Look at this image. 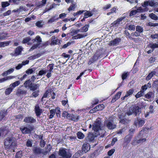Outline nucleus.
<instances>
[{"mask_svg":"<svg viewBox=\"0 0 158 158\" xmlns=\"http://www.w3.org/2000/svg\"><path fill=\"white\" fill-rule=\"evenodd\" d=\"M8 34L5 32L0 33V40H5Z\"/></svg>","mask_w":158,"mask_h":158,"instance_id":"nucleus-28","label":"nucleus"},{"mask_svg":"<svg viewBox=\"0 0 158 158\" xmlns=\"http://www.w3.org/2000/svg\"><path fill=\"white\" fill-rule=\"evenodd\" d=\"M94 136L93 134H90L87 137V139L88 141L92 142L94 140Z\"/></svg>","mask_w":158,"mask_h":158,"instance_id":"nucleus-27","label":"nucleus"},{"mask_svg":"<svg viewBox=\"0 0 158 158\" xmlns=\"http://www.w3.org/2000/svg\"><path fill=\"white\" fill-rule=\"evenodd\" d=\"M103 54L102 52L100 51H97L95 54L89 59L88 63V64L90 65L98 60V58H102V57Z\"/></svg>","mask_w":158,"mask_h":158,"instance_id":"nucleus-3","label":"nucleus"},{"mask_svg":"<svg viewBox=\"0 0 158 158\" xmlns=\"http://www.w3.org/2000/svg\"><path fill=\"white\" fill-rule=\"evenodd\" d=\"M152 94V92H149L145 95L144 97L146 98L149 99L151 98Z\"/></svg>","mask_w":158,"mask_h":158,"instance_id":"nucleus-52","label":"nucleus"},{"mask_svg":"<svg viewBox=\"0 0 158 158\" xmlns=\"http://www.w3.org/2000/svg\"><path fill=\"white\" fill-rule=\"evenodd\" d=\"M133 136V135L131 134H128L125 136L124 139V144H125L124 146V147H126L127 146L128 143L130 142V141H131V139H132Z\"/></svg>","mask_w":158,"mask_h":158,"instance_id":"nucleus-13","label":"nucleus"},{"mask_svg":"<svg viewBox=\"0 0 158 158\" xmlns=\"http://www.w3.org/2000/svg\"><path fill=\"white\" fill-rule=\"evenodd\" d=\"M32 145V143L31 141L29 139H28L26 142V146L27 147H31Z\"/></svg>","mask_w":158,"mask_h":158,"instance_id":"nucleus-55","label":"nucleus"},{"mask_svg":"<svg viewBox=\"0 0 158 158\" xmlns=\"http://www.w3.org/2000/svg\"><path fill=\"white\" fill-rule=\"evenodd\" d=\"M36 78L35 77V76L34 75H33L32 76H31L30 79H27V80H26L25 82L24 83H26V82H27V83H28V81H31V82H34L35 80L36 79Z\"/></svg>","mask_w":158,"mask_h":158,"instance_id":"nucleus-45","label":"nucleus"},{"mask_svg":"<svg viewBox=\"0 0 158 158\" xmlns=\"http://www.w3.org/2000/svg\"><path fill=\"white\" fill-rule=\"evenodd\" d=\"M75 8V5L73 4L70 5L68 9V10L69 11H70L72 10H74V9Z\"/></svg>","mask_w":158,"mask_h":158,"instance_id":"nucleus-63","label":"nucleus"},{"mask_svg":"<svg viewBox=\"0 0 158 158\" xmlns=\"http://www.w3.org/2000/svg\"><path fill=\"white\" fill-rule=\"evenodd\" d=\"M80 32L79 29L76 30L75 29H73L70 32L71 35L73 36L72 39L73 40L83 38L86 35H83L82 34H78L74 36L75 35L77 34L78 33Z\"/></svg>","mask_w":158,"mask_h":158,"instance_id":"nucleus-5","label":"nucleus"},{"mask_svg":"<svg viewBox=\"0 0 158 158\" xmlns=\"http://www.w3.org/2000/svg\"><path fill=\"white\" fill-rule=\"evenodd\" d=\"M98 111L102 110H103L105 108V106L103 104H99L96 106Z\"/></svg>","mask_w":158,"mask_h":158,"instance_id":"nucleus-34","label":"nucleus"},{"mask_svg":"<svg viewBox=\"0 0 158 158\" xmlns=\"http://www.w3.org/2000/svg\"><path fill=\"white\" fill-rule=\"evenodd\" d=\"M106 126L109 129H113L116 127V125L113 124L112 122L109 121L107 123Z\"/></svg>","mask_w":158,"mask_h":158,"instance_id":"nucleus-19","label":"nucleus"},{"mask_svg":"<svg viewBox=\"0 0 158 158\" xmlns=\"http://www.w3.org/2000/svg\"><path fill=\"white\" fill-rule=\"evenodd\" d=\"M89 144L88 143H84L82 146L81 151L83 153H86L90 150Z\"/></svg>","mask_w":158,"mask_h":158,"instance_id":"nucleus-14","label":"nucleus"},{"mask_svg":"<svg viewBox=\"0 0 158 158\" xmlns=\"http://www.w3.org/2000/svg\"><path fill=\"white\" fill-rule=\"evenodd\" d=\"M115 151V149H112L108 152L107 154L109 156H110L114 153Z\"/></svg>","mask_w":158,"mask_h":158,"instance_id":"nucleus-60","label":"nucleus"},{"mask_svg":"<svg viewBox=\"0 0 158 158\" xmlns=\"http://www.w3.org/2000/svg\"><path fill=\"white\" fill-rule=\"evenodd\" d=\"M31 40L30 37H27L23 39L22 41V43L23 44H26L28 42Z\"/></svg>","mask_w":158,"mask_h":158,"instance_id":"nucleus-47","label":"nucleus"},{"mask_svg":"<svg viewBox=\"0 0 158 158\" xmlns=\"http://www.w3.org/2000/svg\"><path fill=\"white\" fill-rule=\"evenodd\" d=\"M49 93V91L48 90H47L45 93L43 95L41 99V101H43V99L44 98H46L47 97L48 94Z\"/></svg>","mask_w":158,"mask_h":158,"instance_id":"nucleus-54","label":"nucleus"},{"mask_svg":"<svg viewBox=\"0 0 158 158\" xmlns=\"http://www.w3.org/2000/svg\"><path fill=\"white\" fill-rule=\"evenodd\" d=\"M56 110L55 109H52L50 110V115L49 116V118H52L55 114Z\"/></svg>","mask_w":158,"mask_h":158,"instance_id":"nucleus-31","label":"nucleus"},{"mask_svg":"<svg viewBox=\"0 0 158 158\" xmlns=\"http://www.w3.org/2000/svg\"><path fill=\"white\" fill-rule=\"evenodd\" d=\"M10 5V3L8 2H1L2 7L4 8Z\"/></svg>","mask_w":158,"mask_h":158,"instance_id":"nucleus-40","label":"nucleus"},{"mask_svg":"<svg viewBox=\"0 0 158 158\" xmlns=\"http://www.w3.org/2000/svg\"><path fill=\"white\" fill-rule=\"evenodd\" d=\"M23 48L21 46H19L16 48L15 50L14 56H17L21 54Z\"/></svg>","mask_w":158,"mask_h":158,"instance_id":"nucleus-18","label":"nucleus"},{"mask_svg":"<svg viewBox=\"0 0 158 158\" xmlns=\"http://www.w3.org/2000/svg\"><path fill=\"white\" fill-rule=\"evenodd\" d=\"M133 113V110H132V107H131L129 108V110L126 112L125 114L128 115L129 116L132 114Z\"/></svg>","mask_w":158,"mask_h":158,"instance_id":"nucleus-53","label":"nucleus"},{"mask_svg":"<svg viewBox=\"0 0 158 158\" xmlns=\"http://www.w3.org/2000/svg\"><path fill=\"white\" fill-rule=\"evenodd\" d=\"M131 35L133 37H138L140 35V33L138 32H135L134 33H132Z\"/></svg>","mask_w":158,"mask_h":158,"instance_id":"nucleus-62","label":"nucleus"},{"mask_svg":"<svg viewBox=\"0 0 158 158\" xmlns=\"http://www.w3.org/2000/svg\"><path fill=\"white\" fill-rule=\"evenodd\" d=\"M43 149L40 147H35L33 150V152L36 155H39L41 154Z\"/></svg>","mask_w":158,"mask_h":158,"instance_id":"nucleus-17","label":"nucleus"},{"mask_svg":"<svg viewBox=\"0 0 158 158\" xmlns=\"http://www.w3.org/2000/svg\"><path fill=\"white\" fill-rule=\"evenodd\" d=\"M22 156V153L21 152H18L16 153L15 158H21Z\"/></svg>","mask_w":158,"mask_h":158,"instance_id":"nucleus-58","label":"nucleus"},{"mask_svg":"<svg viewBox=\"0 0 158 158\" xmlns=\"http://www.w3.org/2000/svg\"><path fill=\"white\" fill-rule=\"evenodd\" d=\"M35 112L37 117H40L42 113V110L40 108L39 106L36 105L35 107Z\"/></svg>","mask_w":158,"mask_h":158,"instance_id":"nucleus-16","label":"nucleus"},{"mask_svg":"<svg viewBox=\"0 0 158 158\" xmlns=\"http://www.w3.org/2000/svg\"><path fill=\"white\" fill-rule=\"evenodd\" d=\"M134 90L133 89H130L128 91H127L126 94V97H128L129 96L132 95L133 92H134Z\"/></svg>","mask_w":158,"mask_h":158,"instance_id":"nucleus-36","label":"nucleus"},{"mask_svg":"<svg viewBox=\"0 0 158 158\" xmlns=\"http://www.w3.org/2000/svg\"><path fill=\"white\" fill-rule=\"evenodd\" d=\"M77 138L80 139H83L85 137L84 135L80 131L77 132Z\"/></svg>","mask_w":158,"mask_h":158,"instance_id":"nucleus-38","label":"nucleus"},{"mask_svg":"<svg viewBox=\"0 0 158 158\" xmlns=\"http://www.w3.org/2000/svg\"><path fill=\"white\" fill-rule=\"evenodd\" d=\"M150 18L154 20H157L158 19V17L153 13L150 14L149 15Z\"/></svg>","mask_w":158,"mask_h":158,"instance_id":"nucleus-41","label":"nucleus"},{"mask_svg":"<svg viewBox=\"0 0 158 158\" xmlns=\"http://www.w3.org/2000/svg\"><path fill=\"white\" fill-rule=\"evenodd\" d=\"M36 41L37 42V44H40V43L42 41V39L41 37L39 35L35 37Z\"/></svg>","mask_w":158,"mask_h":158,"instance_id":"nucleus-64","label":"nucleus"},{"mask_svg":"<svg viewBox=\"0 0 158 158\" xmlns=\"http://www.w3.org/2000/svg\"><path fill=\"white\" fill-rule=\"evenodd\" d=\"M121 39L120 38H116L114 40L111 41L109 45L110 46H114L118 45L119 43L121 42Z\"/></svg>","mask_w":158,"mask_h":158,"instance_id":"nucleus-12","label":"nucleus"},{"mask_svg":"<svg viewBox=\"0 0 158 158\" xmlns=\"http://www.w3.org/2000/svg\"><path fill=\"white\" fill-rule=\"evenodd\" d=\"M79 119V116L77 114H72L71 120L75 122H77Z\"/></svg>","mask_w":158,"mask_h":158,"instance_id":"nucleus-29","label":"nucleus"},{"mask_svg":"<svg viewBox=\"0 0 158 158\" xmlns=\"http://www.w3.org/2000/svg\"><path fill=\"white\" fill-rule=\"evenodd\" d=\"M20 83V82L19 81H16L11 84L12 87L13 88H15L19 85Z\"/></svg>","mask_w":158,"mask_h":158,"instance_id":"nucleus-49","label":"nucleus"},{"mask_svg":"<svg viewBox=\"0 0 158 158\" xmlns=\"http://www.w3.org/2000/svg\"><path fill=\"white\" fill-rule=\"evenodd\" d=\"M101 121L97 119L94 122V124L92 125V129L94 131L98 132L99 130H101Z\"/></svg>","mask_w":158,"mask_h":158,"instance_id":"nucleus-7","label":"nucleus"},{"mask_svg":"<svg viewBox=\"0 0 158 158\" xmlns=\"http://www.w3.org/2000/svg\"><path fill=\"white\" fill-rule=\"evenodd\" d=\"M47 72L46 70L41 69L39 71V73L37 75V76H42L43 75L45 74Z\"/></svg>","mask_w":158,"mask_h":158,"instance_id":"nucleus-43","label":"nucleus"},{"mask_svg":"<svg viewBox=\"0 0 158 158\" xmlns=\"http://www.w3.org/2000/svg\"><path fill=\"white\" fill-rule=\"evenodd\" d=\"M137 11L136 10H131L130 13V16H131L136 15L137 13Z\"/></svg>","mask_w":158,"mask_h":158,"instance_id":"nucleus-61","label":"nucleus"},{"mask_svg":"<svg viewBox=\"0 0 158 158\" xmlns=\"http://www.w3.org/2000/svg\"><path fill=\"white\" fill-rule=\"evenodd\" d=\"M28 83H24L23 85L26 88L29 89L31 90L34 91L39 89L40 85L38 84H36L33 82H31V81H29Z\"/></svg>","mask_w":158,"mask_h":158,"instance_id":"nucleus-2","label":"nucleus"},{"mask_svg":"<svg viewBox=\"0 0 158 158\" xmlns=\"http://www.w3.org/2000/svg\"><path fill=\"white\" fill-rule=\"evenodd\" d=\"M42 21H37L35 23L36 26L39 28L42 27L43 26V24H42Z\"/></svg>","mask_w":158,"mask_h":158,"instance_id":"nucleus-50","label":"nucleus"},{"mask_svg":"<svg viewBox=\"0 0 158 158\" xmlns=\"http://www.w3.org/2000/svg\"><path fill=\"white\" fill-rule=\"evenodd\" d=\"M51 43L50 44L51 46L56 45H60V40L55 35L52 36L51 38Z\"/></svg>","mask_w":158,"mask_h":158,"instance_id":"nucleus-8","label":"nucleus"},{"mask_svg":"<svg viewBox=\"0 0 158 158\" xmlns=\"http://www.w3.org/2000/svg\"><path fill=\"white\" fill-rule=\"evenodd\" d=\"M83 152L81 150H78L76 153L74 155L75 157H78L80 156L83 154Z\"/></svg>","mask_w":158,"mask_h":158,"instance_id":"nucleus-48","label":"nucleus"},{"mask_svg":"<svg viewBox=\"0 0 158 158\" xmlns=\"http://www.w3.org/2000/svg\"><path fill=\"white\" fill-rule=\"evenodd\" d=\"M59 18H56L55 16L52 17L48 20V23H51L55 22L56 20L58 19Z\"/></svg>","mask_w":158,"mask_h":158,"instance_id":"nucleus-44","label":"nucleus"},{"mask_svg":"<svg viewBox=\"0 0 158 158\" xmlns=\"http://www.w3.org/2000/svg\"><path fill=\"white\" fill-rule=\"evenodd\" d=\"M146 140V138H142L141 139H140L139 140H137V141L136 142V143H141L145 142Z\"/></svg>","mask_w":158,"mask_h":158,"instance_id":"nucleus-57","label":"nucleus"},{"mask_svg":"<svg viewBox=\"0 0 158 158\" xmlns=\"http://www.w3.org/2000/svg\"><path fill=\"white\" fill-rule=\"evenodd\" d=\"M145 123L144 119L137 118L134 122V125L136 126H138L139 127H142L143 126Z\"/></svg>","mask_w":158,"mask_h":158,"instance_id":"nucleus-9","label":"nucleus"},{"mask_svg":"<svg viewBox=\"0 0 158 158\" xmlns=\"http://www.w3.org/2000/svg\"><path fill=\"white\" fill-rule=\"evenodd\" d=\"M24 122L26 123L32 124L36 122V120L32 117L29 116L26 117L24 118Z\"/></svg>","mask_w":158,"mask_h":158,"instance_id":"nucleus-11","label":"nucleus"},{"mask_svg":"<svg viewBox=\"0 0 158 158\" xmlns=\"http://www.w3.org/2000/svg\"><path fill=\"white\" fill-rule=\"evenodd\" d=\"M148 48H151L152 51H154L155 49L158 48V44L156 43H150L147 45Z\"/></svg>","mask_w":158,"mask_h":158,"instance_id":"nucleus-20","label":"nucleus"},{"mask_svg":"<svg viewBox=\"0 0 158 158\" xmlns=\"http://www.w3.org/2000/svg\"><path fill=\"white\" fill-rule=\"evenodd\" d=\"M4 145L6 149H10L14 148L16 143L14 142L12 138L8 137L5 139Z\"/></svg>","mask_w":158,"mask_h":158,"instance_id":"nucleus-1","label":"nucleus"},{"mask_svg":"<svg viewBox=\"0 0 158 158\" xmlns=\"http://www.w3.org/2000/svg\"><path fill=\"white\" fill-rule=\"evenodd\" d=\"M14 77L12 76L5 77L3 78L0 79V83H2L7 80L12 79Z\"/></svg>","mask_w":158,"mask_h":158,"instance_id":"nucleus-25","label":"nucleus"},{"mask_svg":"<svg viewBox=\"0 0 158 158\" xmlns=\"http://www.w3.org/2000/svg\"><path fill=\"white\" fill-rule=\"evenodd\" d=\"M136 31L140 33L142 32L143 31V28L140 26H136Z\"/></svg>","mask_w":158,"mask_h":158,"instance_id":"nucleus-42","label":"nucleus"},{"mask_svg":"<svg viewBox=\"0 0 158 158\" xmlns=\"http://www.w3.org/2000/svg\"><path fill=\"white\" fill-rule=\"evenodd\" d=\"M85 18H88V17H91L93 15L91 12L89 11H86V12L84 14Z\"/></svg>","mask_w":158,"mask_h":158,"instance_id":"nucleus-32","label":"nucleus"},{"mask_svg":"<svg viewBox=\"0 0 158 158\" xmlns=\"http://www.w3.org/2000/svg\"><path fill=\"white\" fill-rule=\"evenodd\" d=\"M89 24H86L83 27L79 29L80 31L82 32H86L88 31V28L89 27Z\"/></svg>","mask_w":158,"mask_h":158,"instance_id":"nucleus-23","label":"nucleus"},{"mask_svg":"<svg viewBox=\"0 0 158 158\" xmlns=\"http://www.w3.org/2000/svg\"><path fill=\"white\" fill-rule=\"evenodd\" d=\"M34 128L33 126L29 125L28 127H20V130L23 134H28L31 132Z\"/></svg>","mask_w":158,"mask_h":158,"instance_id":"nucleus-6","label":"nucleus"},{"mask_svg":"<svg viewBox=\"0 0 158 158\" xmlns=\"http://www.w3.org/2000/svg\"><path fill=\"white\" fill-rule=\"evenodd\" d=\"M6 114V113L4 111H0V122L5 117Z\"/></svg>","mask_w":158,"mask_h":158,"instance_id":"nucleus-37","label":"nucleus"},{"mask_svg":"<svg viewBox=\"0 0 158 158\" xmlns=\"http://www.w3.org/2000/svg\"><path fill=\"white\" fill-rule=\"evenodd\" d=\"M129 74L127 72H124L122 75V79L123 80H124L127 78Z\"/></svg>","mask_w":158,"mask_h":158,"instance_id":"nucleus-46","label":"nucleus"},{"mask_svg":"<svg viewBox=\"0 0 158 158\" xmlns=\"http://www.w3.org/2000/svg\"><path fill=\"white\" fill-rule=\"evenodd\" d=\"M54 65V64L53 63L49 64L47 66L48 68H49L48 70L52 71V70L53 69Z\"/></svg>","mask_w":158,"mask_h":158,"instance_id":"nucleus-56","label":"nucleus"},{"mask_svg":"<svg viewBox=\"0 0 158 158\" xmlns=\"http://www.w3.org/2000/svg\"><path fill=\"white\" fill-rule=\"evenodd\" d=\"M121 94V92L119 91L114 96V97L116 99V100H117L120 98Z\"/></svg>","mask_w":158,"mask_h":158,"instance_id":"nucleus-59","label":"nucleus"},{"mask_svg":"<svg viewBox=\"0 0 158 158\" xmlns=\"http://www.w3.org/2000/svg\"><path fill=\"white\" fill-rule=\"evenodd\" d=\"M12 89L11 88H8L6 89L5 91V94L6 95H9L12 91Z\"/></svg>","mask_w":158,"mask_h":158,"instance_id":"nucleus-39","label":"nucleus"},{"mask_svg":"<svg viewBox=\"0 0 158 158\" xmlns=\"http://www.w3.org/2000/svg\"><path fill=\"white\" fill-rule=\"evenodd\" d=\"M132 110H133V113L135 114V116L139 114V110L140 108L138 106H134L132 107Z\"/></svg>","mask_w":158,"mask_h":158,"instance_id":"nucleus-22","label":"nucleus"},{"mask_svg":"<svg viewBox=\"0 0 158 158\" xmlns=\"http://www.w3.org/2000/svg\"><path fill=\"white\" fill-rule=\"evenodd\" d=\"M10 41H6L4 42H0V47H4L9 45Z\"/></svg>","mask_w":158,"mask_h":158,"instance_id":"nucleus-30","label":"nucleus"},{"mask_svg":"<svg viewBox=\"0 0 158 158\" xmlns=\"http://www.w3.org/2000/svg\"><path fill=\"white\" fill-rule=\"evenodd\" d=\"M23 115L22 114H19L15 116V119L17 120H20L23 119Z\"/></svg>","mask_w":158,"mask_h":158,"instance_id":"nucleus-51","label":"nucleus"},{"mask_svg":"<svg viewBox=\"0 0 158 158\" xmlns=\"http://www.w3.org/2000/svg\"><path fill=\"white\" fill-rule=\"evenodd\" d=\"M156 73V72L155 71H152L149 73L148 75L146 77V81H148L153 77Z\"/></svg>","mask_w":158,"mask_h":158,"instance_id":"nucleus-21","label":"nucleus"},{"mask_svg":"<svg viewBox=\"0 0 158 158\" xmlns=\"http://www.w3.org/2000/svg\"><path fill=\"white\" fill-rule=\"evenodd\" d=\"M39 92L40 91L39 90L33 91L31 94V97L35 98L39 96Z\"/></svg>","mask_w":158,"mask_h":158,"instance_id":"nucleus-33","label":"nucleus"},{"mask_svg":"<svg viewBox=\"0 0 158 158\" xmlns=\"http://www.w3.org/2000/svg\"><path fill=\"white\" fill-rule=\"evenodd\" d=\"M118 119H120L119 123L123 124H127L128 123L130 120L126 118L125 116L120 114L118 116Z\"/></svg>","mask_w":158,"mask_h":158,"instance_id":"nucleus-10","label":"nucleus"},{"mask_svg":"<svg viewBox=\"0 0 158 158\" xmlns=\"http://www.w3.org/2000/svg\"><path fill=\"white\" fill-rule=\"evenodd\" d=\"M125 17H123L118 18L116 20L114 21L111 24V27H117L120 23V22L122 21L125 18Z\"/></svg>","mask_w":158,"mask_h":158,"instance_id":"nucleus-15","label":"nucleus"},{"mask_svg":"<svg viewBox=\"0 0 158 158\" xmlns=\"http://www.w3.org/2000/svg\"><path fill=\"white\" fill-rule=\"evenodd\" d=\"M144 92H143L141 90L135 96L136 98H138L142 96L144 94Z\"/></svg>","mask_w":158,"mask_h":158,"instance_id":"nucleus-35","label":"nucleus"},{"mask_svg":"<svg viewBox=\"0 0 158 158\" xmlns=\"http://www.w3.org/2000/svg\"><path fill=\"white\" fill-rule=\"evenodd\" d=\"M152 86L156 89V91L158 92V79L153 81L152 84Z\"/></svg>","mask_w":158,"mask_h":158,"instance_id":"nucleus-26","label":"nucleus"},{"mask_svg":"<svg viewBox=\"0 0 158 158\" xmlns=\"http://www.w3.org/2000/svg\"><path fill=\"white\" fill-rule=\"evenodd\" d=\"M67 150L66 148H60L58 151V155L62 157L65 158H71L72 156V154L70 152H67L66 150Z\"/></svg>","mask_w":158,"mask_h":158,"instance_id":"nucleus-4","label":"nucleus"},{"mask_svg":"<svg viewBox=\"0 0 158 158\" xmlns=\"http://www.w3.org/2000/svg\"><path fill=\"white\" fill-rule=\"evenodd\" d=\"M36 70V68H30L27 69L25 73L27 75H30L35 73V71Z\"/></svg>","mask_w":158,"mask_h":158,"instance_id":"nucleus-24","label":"nucleus"}]
</instances>
